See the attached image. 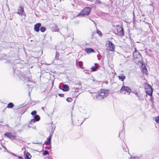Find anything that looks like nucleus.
I'll return each mask as SVG.
<instances>
[{
    "label": "nucleus",
    "instance_id": "nucleus-4",
    "mask_svg": "<svg viewBox=\"0 0 159 159\" xmlns=\"http://www.w3.org/2000/svg\"><path fill=\"white\" fill-rule=\"evenodd\" d=\"M131 90L127 86H123L122 87L120 90V93L121 94H126L129 95L131 92Z\"/></svg>",
    "mask_w": 159,
    "mask_h": 159
},
{
    "label": "nucleus",
    "instance_id": "nucleus-19",
    "mask_svg": "<svg viewBox=\"0 0 159 159\" xmlns=\"http://www.w3.org/2000/svg\"><path fill=\"white\" fill-rule=\"evenodd\" d=\"M141 157V156L132 157L130 158L131 159H139Z\"/></svg>",
    "mask_w": 159,
    "mask_h": 159
},
{
    "label": "nucleus",
    "instance_id": "nucleus-22",
    "mask_svg": "<svg viewBox=\"0 0 159 159\" xmlns=\"http://www.w3.org/2000/svg\"><path fill=\"white\" fill-rule=\"evenodd\" d=\"M97 33L101 37L102 35V34L101 32L99 30H97Z\"/></svg>",
    "mask_w": 159,
    "mask_h": 159
},
{
    "label": "nucleus",
    "instance_id": "nucleus-2",
    "mask_svg": "<svg viewBox=\"0 0 159 159\" xmlns=\"http://www.w3.org/2000/svg\"><path fill=\"white\" fill-rule=\"evenodd\" d=\"M109 91L105 89H101L98 93L96 96L97 100H101L105 98L108 94Z\"/></svg>",
    "mask_w": 159,
    "mask_h": 159
},
{
    "label": "nucleus",
    "instance_id": "nucleus-20",
    "mask_svg": "<svg viewBox=\"0 0 159 159\" xmlns=\"http://www.w3.org/2000/svg\"><path fill=\"white\" fill-rule=\"evenodd\" d=\"M78 65L79 66V67L81 68H83V62L82 61H79L78 63Z\"/></svg>",
    "mask_w": 159,
    "mask_h": 159
},
{
    "label": "nucleus",
    "instance_id": "nucleus-15",
    "mask_svg": "<svg viewBox=\"0 0 159 159\" xmlns=\"http://www.w3.org/2000/svg\"><path fill=\"white\" fill-rule=\"evenodd\" d=\"M62 89L64 91H67L69 89V87L66 85H63Z\"/></svg>",
    "mask_w": 159,
    "mask_h": 159
},
{
    "label": "nucleus",
    "instance_id": "nucleus-12",
    "mask_svg": "<svg viewBox=\"0 0 159 159\" xmlns=\"http://www.w3.org/2000/svg\"><path fill=\"white\" fill-rule=\"evenodd\" d=\"M142 72L143 74L147 75L148 70L146 67L145 66H143L142 67Z\"/></svg>",
    "mask_w": 159,
    "mask_h": 159
},
{
    "label": "nucleus",
    "instance_id": "nucleus-28",
    "mask_svg": "<svg viewBox=\"0 0 159 159\" xmlns=\"http://www.w3.org/2000/svg\"><path fill=\"white\" fill-rule=\"evenodd\" d=\"M48 154V152L47 151H45L43 153V154L44 155H46Z\"/></svg>",
    "mask_w": 159,
    "mask_h": 159
},
{
    "label": "nucleus",
    "instance_id": "nucleus-23",
    "mask_svg": "<svg viewBox=\"0 0 159 159\" xmlns=\"http://www.w3.org/2000/svg\"><path fill=\"white\" fill-rule=\"evenodd\" d=\"M132 93H134V94H135L136 96L138 97V98H139V95L137 93V92L135 91H132Z\"/></svg>",
    "mask_w": 159,
    "mask_h": 159
},
{
    "label": "nucleus",
    "instance_id": "nucleus-16",
    "mask_svg": "<svg viewBox=\"0 0 159 159\" xmlns=\"http://www.w3.org/2000/svg\"><path fill=\"white\" fill-rule=\"evenodd\" d=\"M97 65L96 63H95L94 66H93L91 67V70H92V71H96L98 69V67L96 66Z\"/></svg>",
    "mask_w": 159,
    "mask_h": 159
},
{
    "label": "nucleus",
    "instance_id": "nucleus-7",
    "mask_svg": "<svg viewBox=\"0 0 159 159\" xmlns=\"http://www.w3.org/2000/svg\"><path fill=\"white\" fill-rule=\"evenodd\" d=\"M117 30L118 34L120 35H124V31L122 27L120 26H117Z\"/></svg>",
    "mask_w": 159,
    "mask_h": 159
},
{
    "label": "nucleus",
    "instance_id": "nucleus-1",
    "mask_svg": "<svg viewBox=\"0 0 159 159\" xmlns=\"http://www.w3.org/2000/svg\"><path fill=\"white\" fill-rule=\"evenodd\" d=\"M133 53V57L136 63L140 65L143 64L142 57L139 52L135 48Z\"/></svg>",
    "mask_w": 159,
    "mask_h": 159
},
{
    "label": "nucleus",
    "instance_id": "nucleus-29",
    "mask_svg": "<svg viewBox=\"0 0 159 159\" xmlns=\"http://www.w3.org/2000/svg\"><path fill=\"white\" fill-rule=\"evenodd\" d=\"M153 100V98L152 97H151L150 99V100L151 101H152Z\"/></svg>",
    "mask_w": 159,
    "mask_h": 159
},
{
    "label": "nucleus",
    "instance_id": "nucleus-17",
    "mask_svg": "<svg viewBox=\"0 0 159 159\" xmlns=\"http://www.w3.org/2000/svg\"><path fill=\"white\" fill-rule=\"evenodd\" d=\"M51 136H49L47 139V141L46 142V145H50L51 142Z\"/></svg>",
    "mask_w": 159,
    "mask_h": 159
},
{
    "label": "nucleus",
    "instance_id": "nucleus-10",
    "mask_svg": "<svg viewBox=\"0 0 159 159\" xmlns=\"http://www.w3.org/2000/svg\"><path fill=\"white\" fill-rule=\"evenodd\" d=\"M17 13L20 15H21L23 14L25 16V14L24 13V10L21 7H20L18 8Z\"/></svg>",
    "mask_w": 159,
    "mask_h": 159
},
{
    "label": "nucleus",
    "instance_id": "nucleus-11",
    "mask_svg": "<svg viewBox=\"0 0 159 159\" xmlns=\"http://www.w3.org/2000/svg\"><path fill=\"white\" fill-rule=\"evenodd\" d=\"M41 26V24L40 23H37L36 24L34 27V30L36 32H39V27Z\"/></svg>",
    "mask_w": 159,
    "mask_h": 159
},
{
    "label": "nucleus",
    "instance_id": "nucleus-5",
    "mask_svg": "<svg viewBox=\"0 0 159 159\" xmlns=\"http://www.w3.org/2000/svg\"><path fill=\"white\" fill-rule=\"evenodd\" d=\"M145 88L146 93L150 96H152L153 92V89L151 85L146 84L145 85Z\"/></svg>",
    "mask_w": 159,
    "mask_h": 159
},
{
    "label": "nucleus",
    "instance_id": "nucleus-25",
    "mask_svg": "<svg viewBox=\"0 0 159 159\" xmlns=\"http://www.w3.org/2000/svg\"><path fill=\"white\" fill-rule=\"evenodd\" d=\"M155 120L157 123L159 124V116H157Z\"/></svg>",
    "mask_w": 159,
    "mask_h": 159
},
{
    "label": "nucleus",
    "instance_id": "nucleus-32",
    "mask_svg": "<svg viewBox=\"0 0 159 159\" xmlns=\"http://www.w3.org/2000/svg\"><path fill=\"white\" fill-rule=\"evenodd\" d=\"M90 20H92V21H93V20H92L91 19Z\"/></svg>",
    "mask_w": 159,
    "mask_h": 159
},
{
    "label": "nucleus",
    "instance_id": "nucleus-24",
    "mask_svg": "<svg viewBox=\"0 0 159 159\" xmlns=\"http://www.w3.org/2000/svg\"><path fill=\"white\" fill-rule=\"evenodd\" d=\"M46 30V28H45L42 27L40 29V31L41 32H44Z\"/></svg>",
    "mask_w": 159,
    "mask_h": 159
},
{
    "label": "nucleus",
    "instance_id": "nucleus-26",
    "mask_svg": "<svg viewBox=\"0 0 159 159\" xmlns=\"http://www.w3.org/2000/svg\"><path fill=\"white\" fill-rule=\"evenodd\" d=\"M66 100L68 102H70L72 101V99L71 98H68L66 99Z\"/></svg>",
    "mask_w": 159,
    "mask_h": 159
},
{
    "label": "nucleus",
    "instance_id": "nucleus-18",
    "mask_svg": "<svg viewBox=\"0 0 159 159\" xmlns=\"http://www.w3.org/2000/svg\"><path fill=\"white\" fill-rule=\"evenodd\" d=\"M31 156L30 153L27 152L26 154V157L25 159H30Z\"/></svg>",
    "mask_w": 159,
    "mask_h": 159
},
{
    "label": "nucleus",
    "instance_id": "nucleus-21",
    "mask_svg": "<svg viewBox=\"0 0 159 159\" xmlns=\"http://www.w3.org/2000/svg\"><path fill=\"white\" fill-rule=\"evenodd\" d=\"M13 107V105L12 103H9L7 106V107L9 108H11Z\"/></svg>",
    "mask_w": 159,
    "mask_h": 159
},
{
    "label": "nucleus",
    "instance_id": "nucleus-14",
    "mask_svg": "<svg viewBox=\"0 0 159 159\" xmlns=\"http://www.w3.org/2000/svg\"><path fill=\"white\" fill-rule=\"evenodd\" d=\"M119 79L122 81H124L125 78V76L123 74H120L118 76Z\"/></svg>",
    "mask_w": 159,
    "mask_h": 159
},
{
    "label": "nucleus",
    "instance_id": "nucleus-13",
    "mask_svg": "<svg viewBox=\"0 0 159 159\" xmlns=\"http://www.w3.org/2000/svg\"><path fill=\"white\" fill-rule=\"evenodd\" d=\"M85 51L87 53H93L94 52H95L94 50L93 49L91 48H86L85 49Z\"/></svg>",
    "mask_w": 159,
    "mask_h": 159
},
{
    "label": "nucleus",
    "instance_id": "nucleus-27",
    "mask_svg": "<svg viewBox=\"0 0 159 159\" xmlns=\"http://www.w3.org/2000/svg\"><path fill=\"white\" fill-rule=\"evenodd\" d=\"M37 113V112L36 111H33L31 113V114L32 115L35 116L36 115V114Z\"/></svg>",
    "mask_w": 159,
    "mask_h": 159
},
{
    "label": "nucleus",
    "instance_id": "nucleus-3",
    "mask_svg": "<svg viewBox=\"0 0 159 159\" xmlns=\"http://www.w3.org/2000/svg\"><path fill=\"white\" fill-rule=\"evenodd\" d=\"M106 50L109 51L114 52L115 50V46L111 41L108 40L106 42Z\"/></svg>",
    "mask_w": 159,
    "mask_h": 159
},
{
    "label": "nucleus",
    "instance_id": "nucleus-9",
    "mask_svg": "<svg viewBox=\"0 0 159 159\" xmlns=\"http://www.w3.org/2000/svg\"><path fill=\"white\" fill-rule=\"evenodd\" d=\"M5 135L6 136L11 139H15L16 138V137L15 136L12 134L11 133H5Z\"/></svg>",
    "mask_w": 159,
    "mask_h": 159
},
{
    "label": "nucleus",
    "instance_id": "nucleus-30",
    "mask_svg": "<svg viewBox=\"0 0 159 159\" xmlns=\"http://www.w3.org/2000/svg\"><path fill=\"white\" fill-rule=\"evenodd\" d=\"M18 157L19 159H23V158L22 157H21L19 156Z\"/></svg>",
    "mask_w": 159,
    "mask_h": 159
},
{
    "label": "nucleus",
    "instance_id": "nucleus-33",
    "mask_svg": "<svg viewBox=\"0 0 159 159\" xmlns=\"http://www.w3.org/2000/svg\"><path fill=\"white\" fill-rule=\"evenodd\" d=\"M90 20H92V21H93V20H92L91 19Z\"/></svg>",
    "mask_w": 159,
    "mask_h": 159
},
{
    "label": "nucleus",
    "instance_id": "nucleus-31",
    "mask_svg": "<svg viewBox=\"0 0 159 159\" xmlns=\"http://www.w3.org/2000/svg\"><path fill=\"white\" fill-rule=\"evenodd\" d=\"M42 110H44V108L43 107H42Z\"/></svg>",
    "mask_w": 159,
    "mask_h": 159
},
{
    "label": "nucleus",
    "instance_id": "nucleus-6",
    "mask_svg": "<svg viewBox=\"0 0 159 159\" xmlns=\"http://www.w3.org/2000/svg\"><path fill=\"white\" fill-rule=\"evenodd\" d=\"M91 8L89 7H86L84 8L81 12L80 13L78 16L82 15H88L90 13L91 11Z\"/></svg>",
    "mask_w": 159,
    "mask_h": 159
},
{
    "label": "nucleus",
    "instance_id": "nucleus-8",
    "mask_svg": "<svg viewBox=\"0 0 159 159\" xmlns=\"http://www.w3.org/2000/svg\"><path fill=\"white\" fill-rule=\"evenodd\" d=\"M40 119V117L38 115H35L34 117V118L31 119L30 120V123H35V121H38Z\"/></svg>",
    "mask_w": 159,
    "mask_h": 159
}]
</instances>
